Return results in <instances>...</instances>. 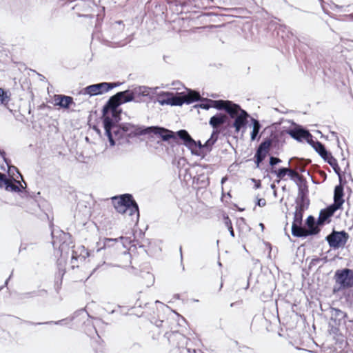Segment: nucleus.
<instances>
[{"label": "nucleus", "instance_id": "1", "mask_svg": "<svg viewBox=\"0 0 353 353\" xmlns=\"http://www.w3.org/2000/svg\"><path fill=\"white\" fill-rule=\"evenodd\" d=\"M157 88L145 85H132L124 91L117 92L105 103L101 109L100 119L102 121L105 135L111 147L115 145L111 130L121 120L123 111L119 106L132 101L139 103L140 100L138 98L141 97H146L152 99Z\"/></svg>", "mask_w": 353, "mask_h": 353}, {"label": "nucleus", "instance_id": "2", "mask_svg": "<svg viewBox=\"0 0 353 353\" xmlns=\"http://www.w3.org/2000/svg\"><path fill=\"white\" fill-rule=\"evenodd\" d=\"M181 129L177 131H173L160 125L145 126V134L150 141H153L156 138L159 139L157 141V144L163 145V143L165 142L172 148L175 145L179 144V135Z\"/></svg>", "mask_w": 353, "mask_h": 353}, {"label": "nucleus", "instance_id": "3", "mask_svg": "<svg viewBox=\"0 0 353 353\" xmlns=\"http://www.w3.org/2000/svg\"><path fill=\"white\" fill-rule=\"evenodd\" d=\"M111 200L118 213L123 214L128 211L130 216L136 214L139 219L140 216L139 205L132 194L125 193L115 195L111 198Z\"/></svg>", "mask_w": 353, "mask_h": 353}, {"label": "nucleus", "instance_id": "4", "mask_svg": "<svg viewBox=\"0 0 353 353\" xmlns=\"http://www.w3.org/2000/svg\"><path fill=\"white\" fill-rule=\"evenodd\" d=\"M333 279V294L353 288V269L343 268L335 271Z\"/></svg>", "mask_w": 353, "mask_h": 353}, {"label": "nucleus", "instance_id": "5", "mask_svg": "<svg viewBox=\"0 0 353 353\" xmlns=\"http://www.w3.org/2000/svg\"><path fill=\"white\" fill-rule=\"evenodd\" d=\"M305 225L307 229H304L301 226L296 229L294 225L291 226L292 235L296 238L306 239L308 236H314L319 235L323 226L318 223V219L312 215H309L305 219Z\"/></svg>", "mask_w": 353, "mask_h": 353}, {"label": "nucleus", "instance_id": "6", "mask_svg": "<svg viewBox=\"0 0 353 353\" xmlns=\"http://www.w3.org/2000/svg\"><path fill=\"white\" fill-rule=\"evenodd\" d=\"M179 145H183L193 155L201 157L204 158L205 153H204V143H202L200 140H194L190 133L185 129H181V132L179 133Z\"/></svg>", "mask_w": 353, "mask_h": 353}, {"label": "nucleus", "instance_id": "7", "mask_svg": "<svg viewBox=\"0 0 353 353\" xmlns=\"http://www.w3.org/2000/svg\"><path fill=\"white\" fill-rule=\"evenodd\" d=\"M330 322L329 323V332L334 335L340 334V327H345L347 314L339 308L330 307Z\"/></svg>", "mask_w": 353, "mask_h": 353}, {"label": "nucleus", "instance_id": "8", "mask_svg": "<svg viewBox=\"0 0 353 353\" xmlns=\"http://www.w3.org/2000/svg\"><path fill=\"white\" fill-rule=\"evenodd\" d=\"M350 238L349 234L345 230L336 231L333 229L332 232L325 236V240L332 250H337L343 248Z\"/></svg>", "mask_w": 353, "mask_h": 353}, {"label": "nucleus", "instance_id": "9", "mask_svg": "<svg viewBox=\"0 0 353 353\" xmlns=\"http://www.w3.org/2000/svg\"><path fill=\"white\" fill-rule=\"evenodd\" d=\"M4 190L8 192L18 193L21 198L24 199L32 198L35 200L37 195L40 194L39 192L36 194L34 192H29L27 190V183L22 179L21 181H17L14 179H12V180H9Z\"/></svg>", "mask_w": 353, "mask_h": 353}, {"label": "nucleus", "instance_id": "10", "mask_svg": "<svg viewBox=\"0 0 353 353\" xmlns=\"http://www.w3.org/2000/svg\"><path fill=\"white\" fill-rule=\"evenodd\" d=\"M61 232L59 237H56L54 234V232H51V235L52 244L54 248H55L57 244H59V251L62 255L63 253H68L69 250L70 248H73L74 245L72 241V236L70 233L64 232L63 231H61Z\"/></svg>", "mask_w": 353, "mask_h": 353}, {"label": "nucleus", "instance_id": "11", "mask_svg": "<svg viewBox=\"0 0 353 353\" xmlns=\"http://www.w3.org/2000/svg\"><path fill=\"white\" fill-rule=\"evenodd\" d=\"M114 88V85L108 82L94 83L83 88L81 93L90 97L102 95Z\"/></svg>", "mask_w": 353, "mask_h": 353}, {"label": "nucleus", "instance_id": "12", "mask_svg": "<svg viewBox=\"0 0 353 353\" xmlns=\"http://www.w3.org/2000/svg\"><path fill=\"white\" fill-rule=\"evenodd\" d=\"M122 130L124 132L125 141L126 143H130V139L138 137L145 135V126L134 125L130 123H123Z\"/></svg>", "mask_w": 353, "mask_h": 353}, {"label": "nucleus", "instance_id": "13", "mask_svg": "<svg viewBox=\"0 0 353 353\" xmlns=\"http://www.w3.org/2000/svg\"><path fill=\"white\" fill-rule=\"evenodd\" d=\"M169 343L172 345H176V348H188L187 347L189 339L178 331L167 332L164 334Z\"/></svg>", "mask_w": 353, "mask_h": 353}, {"label": "nucleus", "instance_id": "14", "mask_svg": "<svg viewBox=\"0 0 353 353\" xmlns=\"http://www.w3.org/2000/svg\"><path fill=\"white\" fill-rule=\"evenodd\" d=\"M270 149V141L268 140L262 141L256 147V152L253 158L256 168H260L261 164L263 162L268 156Z\"/></svg>", "mask_w": 353, "mask_h": 353}, {"label": "nucleus", "instance_id": "15", "mask_svg": "<svg viewBox=\"0 0 353 353\" xmlns=\"http://www.w3.org/2000/svg\"><path fill=\"white\" fill-rule=\"evenodd\" d=\"M124 240L127 241V238L120 236L119 238H103L97 243V252H99L101 250H108L113 248L116 245L117 248L119 246H124Z\"/></svg>", "mask_w": 353, "mask_h": 353}, {"label": "nucleus", "instance_id": "16", "mask_svg": "<svg viewBox=\"0 0 353 353\" xmlns=\"http://www.w3.org/2000/svg\"><path fill=\"white\" fill-rule=\"evenodd\" d=\"M286 133L298 142H303L309 131L301 125L292 122V125L286 130Z\"/></svg>", "mask_w": 353, "mask_h": 353}, {"label": "nucleus", "instance_id": "17", "mask_svg": "<svg viewBox=\"0 0 353 353\" xmlns=\"http://www.w3.org/2000/svg\"><path fill=\"white\" fill-rule=\"evenodd\" d=\"M337 210L338 209L332 204L323 209H321L320 210L319 217L317 218L319 224L321 226L329 224L332 221V217Z\"/></svg>", "mask_w": 353, "mask_h": 353}, {"label": "nucleus", "instance_id": "18", "mask_svg": "<svg viewBox=\"0 0 353 353\" xmlns=\"http://www.w3.org/2000/svg\"><path fill=\"white\" fill-rule=\"evenodd\" d=\"M285 134L281 132L271 131L270 135L263 138L262 141H270V148L279 150L283 146Z\"/></svg>", "mask_w": 353, "mask_h": 353}, {"label": "nucleus", "instance_id": "19", "mask_svg": "<svg viewBox=\"0 0 353 353\" xmlns=\"http://www.w3.org/2000/svg\"><path fill=\"white\" fill-rule=\"evenodd\" d=\"M347 181H345L343 184H338L334 187V202L332 203L338 210L342 209L343 205L345 203L344 199V185Z\"/></svg>", "mask_w": 353, "mask_h": 353}, {"label": "nucleus", "instance_id": "20", "mask_svg": "<svg viewBox=\"0 0 353 353\" xmlns=\"http://www.w3.org/2000/svg\"><path fill=\"white\" fill-rule=\"evenodd\" d=\"M47 290L41 289L39 290H34L23 293H20L17 291H14L10 293V295L12 296V297L15 300L18 301H22L24 299L34 298L35 296H44L45 294H47Z\"/></svg>", "mask_w": 353, "mask_h": 353}, {"label": "nucleus", "instance_id": "21", "mask_svg": "<svg viewBox=\"0 0 353 353\" xmlns=\"http://www.w3.org/2000/svg\"><path fill=\"white\" fill-rule=\"evenodd\" d=\"M54 105L63 109L68 110L73 104L75 105L74 99L70 96L64 94H55L54 96Z\"/></svg>", "mask_w": 353, "mask_h": 353}, {"label": "nucleus", "instance_id": "22", "mask_svg": "<svg viewBox=\"0 0 353 353\" xmlns=\"http://www.w3.org/2000/svg\"><path fill=\"white\" fill-rule=\"evenodd\" d=\"M183 94L182 101H184V104H192L194 102L201 101V96L199 92L194 91L191 89H186L185 92H181Z\"/></svg>", "mask_w": 353, "mask_h": 353}, {"label": "nucleus", "instance_id": "23", "mask_svg": "<svg viewBox=\"0 0 353 353\" xmlns=\"http://www.w3.org/2000/svg\"><path fill=\"white\" fill-rule=\"evenodd\" d=\"M123 123L119 124V122L111 130V133L114 142L118 141L119 145L126 143L125 141L124 132L122 130Z\"/></svg>", "mask_w": 353, "mask_h": 353}, {"label": "nucleus", "instance_id": "24", "mask_svg": "<svg viewBox=\"0 0 353 353\" xmlns=\"http://www.w3.org/2000/svg\"><path fill=\"white\" fill-rule=\"evenodd\" d=\"M219 134L220 131L218 129L212 130L210 138L204 143V153H205V155L212 150L214 145L218 141Z\"/></svg>", "mask_w": 353, "mask_h": 353}, {"label": "nucleus", "instance_id": "25", "mask_svg": "<svg viewBox=\"0 0 353 353\" xmlns=\"http://www.w3.org/2000/svg\"><path fill=\"white\" fill-rule=\"evenodd\" d=\"M248 121L244 119L241 117H236L230 127H232L235 130V132L239 133L240 130H242V133H244L248 128Z\"/></svg>", "mask_w": 353, "mask_h": 353}, {"label": "nucleus", "instance_id": "26", "mask_svg": "<svg viewBox=\"0 0 353 353\" xmlns=\"http://www.w3.org/2000/svg\"><path fill=\"white\" fill-rule=\"evenodd\" d=\"M226 121L227 117L223 113L218 112L210 117L209 124L214 130L217 129V125L225 123Z\"/></svg>", "mask_w": 353, "mask_h": 353}, {"label": "nucleus", "instance_id": "27", "mask_svg": "<svg viewBox=\"0 0 353 353\" xmlns=\"http://www.w3.org/2000/svg\"><path fill=\"white\" fill-rule=\"evenodd\" d=\"M305 210L301 209L300 206H296L295 208L292 226L294 225L296 229H299L302 225Z\"/></svg>", "mask_w": 353, "mask_h": 353}, {"label": "nucleus", "instance_id": "28", "mask_svg": "<svg viewBox=\"0 0 353 353\" xmlns=\"http://www.w3.org/2000/svg\"><path fill=\"white\" fill-rule=\"evenodd\" d=\"M250 126L252 127V130L250 132V140L253 141L257 138L262 125L258 119L253 117L250 118Z\"/></svg>", "mask_w": 353, "mask_h": 353}, {"label": "nucleus", "instance_id": "29", "mask_svg": "<svg viewBox=\"0 0 353 353\" xmlns=\"http://www.w3.org/2000/svg\"><path fill=\"white\" fill-rule=\"evenodd\" d=\"M239 110H241L240 105L229 100V103H227L224 111H225L231 118H234L236 117Z\"/></svg>", "mask_w": 353, "mask_h": 353}, {"label": "nucleus", "instance_id": "30", "mask_svg": "<svg viewBox=\"0 0 353 353\" xmlns=\"http://www.w3.org/2000/svg\"><path fill=\"white\" fill-rule=\"evenodd\" d=\"M343 303L347 307L353 310V288L343 291Z\"/></svg>", "mask_w": 353, "mask_h": 353}, {"label": "nucleus", "instance_id": "31", "mask_svg": "<svg viewBox=\"0 0 353 353\" xmlns=\"http://www.w3.org/2000/svg\"><path fill=\"white\" fill-rule=\"evenodd\" d=\"M172 94V92L161 91L159 93L156 101L161 105H170Z\"/></svg>", "mask_w": 353, "mask_h": 353}, {"label": "nucleus", "instance_id": "32", "mask_svg": "<svg viewBox=\"0 0 353 353\" xmlns=\"http://www.w3.org/2000/svg\"><path fill=\"white\" fill-rule=\"evenodd\" d=\"M295 203L296 204V206H300L301 209L307 210L310 204V201L308 196L302 195L301 198L299 199V195H297Z\"/></svg>", "mask_w": 353, "mask_h": 353}, {"label": "nucleus", "instance_id": "33", "mask_svg": "<svg viewBox=\"0 0 353 353\" xmlns=\"http://www.w3.org/2000/svg\"><path fill=\"white\" fill-rule=\"evenodd\" d=\"M211 103V108H214L217 110L221 111L225 110L227 103H229V100H209Z\"/></svg>", "mask_w": 353, "mask_h": 353}, {"label": "nucleus", "instance_id": "34", "mask_svg": "<svg viewBox=\"0 0 353 353\" xmlns=\"http://www.w3.org/2000/svg\"><path fill=\"white\" fill-rule=\"evenodd\" d=\"M312 59H314L316 65L323 66L324 63L326 62L324 55L319 50L316 52H312Z\"/></svg>", "mask_w": 353, "mask_h": 353}, {"label": "nucleus", "instance_id": "35", "mask_svg": "<svg viewBox=\"0 0 353 353\" xmlns=\"http://www.w3.org/2000/svg\"><path fill=\"white\" fill-rule=\"evenodd\" d=\"M269 172L275 174L279 179H282L288 174L289 168L285 167H280L277 170L272 168Z\"/></svg>", "mask_w": 353, "mask_h": 353}, {"label": "nucleus", "instance_id": "36", "mask_svg": "<svg viewBox=\"0 0 353 353\" xmlns=\"http://www.w3.org/2000/svg\"><path fill=\"white\" fill-rule=\"evenodd\" d=\"M179 93L178 92H172L169 105L182 106L184 104V101H182V97L179 96Z\"/></svg>", "mask_w": 353, "mask_h": 353}, {"label": "nucleus", "instance_id": "37", "mask_svg": "<svg viewBox=\"0 0 353 353\" xmlns=\"http://www.w3.org/2000/svg\"><path fill=\"white\" fill-rule=\"evenodd\" d=\"M10 100V94L8 90L0 88V104L7 105Z\"/></svg>", "mask_w": 353, "mask_h": 353}, {"label": "nucleus", "instance_id": "38", "mask_svg": "<svg viewBox=\"0 0 353 353\" xmlns=\"http://www.w3.org/2000/svg\"><path fill=\"white\" fill-rule=\"evenodd\" d=\"M236 227L240 232L250 230V228L247 224L245 219L243 217H240L236 219Z\"/></svg>", "mask_w": 353, "mask_h": 353}, {"label": "nucleus", "instance_id": "39", "mask_svg": "<svg viewBox=\"0 0 353 353\" xmlns=\"http://www.w3.org/2000/svg\"><path fill=\"white\" fill-rule=\"evenodd\" d=\"M328 258L327 256L320 258L316 256H314L312 260L310 261L309 265H308V269L311 270L312 267L317 265L319 263H323V264H325L328 262Z\"/></svg>", "mask_w": 353, "mask_h": 353}, {"label": "nucleus", "instance_id": "40", "mask_svg": "<svg viewBox=\"0 0 353 353\" xmlns=\"http://www.w3.org/2000/svg\"><path fill=\"white\" fill-rule=\"evenodd\" d=\"M328 164L332 168L334 172L336 175H339L342 171L339 165L338 161L334 157V159H332L331 161H328Z\"/></svg>", "mask_w": 353, "mask_h": 353}, {"label": "nucleus", "instance_id": "41", "mask_svg": "<svg viewBox=\"0 0 353 353\" xmlns=\"http://www.w3.org/2000/svg\"><path fill=\"white\" fill-rule=\"evenodd\" d=\"M171 353H203L200 350L191 349V348H175Z\"/></svg>", "mask_w": 353, "mask_h": 353}, {"label": "nucleus", "instance_id": "42", "mask_svg": "<svg viewBox=\"0 0 353 353\" xmlns=\"http://www.w3.org/2000/svg\"><path fill=\"white\" fill-rule=\"evenodd\" d=\"M223 220H224V223H225V226L227 227L230 236L234 238L235 236V234H234V231L233 230L232 223L230 219L227 215L223 217Z\"/></svg>", "mask_w": 353, "mask_h": 353}, {"label": "nucleus", "instance_id": "43", "mask_svg": "<svg viewBox=\"0 0 353 353\" xmlns=\"http://www.w3.org/2000/svg\"><path fill=\"white\" fill-rule=\"evenodd\" d=\"M313 149L319 154L320 156L321 154L326 155L325 150L326 148L323 143L321 142H316V146L313 148Z\"/></svg>", "mask_w": 353, "mask_h": 353}, {"label": "nucleus", "instance_id": "44", "mask_svg": "<svg viewBox=\"0 0 353 353\" xmlns=\"http://www.w3.org/2000/svg\"><path fill=\"white\" fill-rule=\"evenodd\" d=\"M305 141L313 148L316 146V142H319L310 132L306 136Z\"/></svg>", "mask_w": 353, "mask_h": 353}, {"label": "nucleus", "instance_id": "45", "mask_svg": "<svg viewBox=\"0 0 353 353\" xmlns=\"http://www.w3.org/2000/svg\"><path fill=\"white\" fill-rule=\"evenodd\" d=\"M309 194V189L308 185H303L302 186H299L298 188V195H299V199L301 198L302 195L308 196Z\"/></svg>", "mask_w": 353, "mask_h": 353}, {"label": "nucleus", "instance_id": "46", "mask_svg": "<svg viewBox=\"0 0 353 353\" xmlns=\"http://www.w3.org/2000/svg\"><path fill=\"white\" fill-rule=\"evenodd\" d=\"M143 277L148 280V283L147 284L148 287L153 285L154 283V276L149 272H145Z\"/></svg>", "mask_w": 353, "mask_h": 353}, {"label": "nucleus", "instance_id": "47", "mask_svg": "<svg viewBox=\"0 0 353 353\" xmlns=\"http://www.w3.org/2000/svg\"><path fill=\"white\" fill-rule=\"evenodd\" d=\"M9 180L5 174L0 172V188L5 189Z\"/></svg>", "mask_w": 353, "mask_h": 353}, {"label": "nucleus", "instance_id": "48", "mask_svg": "<svg viewBox=\"0 0 353 353\" xmlns=\"http://www.w3.org/2000/svg\"><path fill=\"white\" fill-rule=\"evenodd\" d=\"M346 165H345V170H344V172H341L340 174H339L338 177H339V184H343V183L345 181H346L345 179V176H344V174L345 173H346L347 172V170L349 168V162L348 161H346Z\"/></svg>", "mask_w": 353, "mask_h": 353}, {"label": "nucleus", "instance_id": "49", "mask_svg": "<svg viewBox=\"0 0 353 353\" xmlns=\"http://www.w3.org/2000/svg\"><path fill=\"white\" fill-rule=\"evenodd\" d=\"M281 161H282L279 157H273V156H270L269 164H270V165L272 168H273L275 165L279 164L280 163H281Z\"/></svg>", "mask_w": 353, "mask_h": 353}, {"label": "nucleus", "instance_id": "50", "mask_svg": "<svg viewBox=\"0 0 353 353\" xmlns=\"http://www.w3.org/2000/svg\"><path fill=\"white\" fill-rule=\"evenodd\" d=\"M325 152H326V155L321 154L320 155V157L324 160V161H325L326 163H328V161H331V159H334V157L332 155V154L330 151H328L327 149L325 150Z\"/></svg>", "mask_w": 353, "mask_h": 353}, {"label": "nucleus", "instance_id": "51", "mask_svg": "<svg viewBox=\"0 0 353 353\" xmlns=\"http://www.w3.org/2000/svg\"><path fill=\"white\" fill-rule=\"evenodd\" d=\"M298 179H296V181H294V183H296V185H297V187L299 188V186H302L303 185H307V180L305 177L303 176H299V177L297 178Z\"/></svg>", "mask_w": 353, "mask_h": 353}, {"label": "nucleus", "instance_id": "52", "mask_svg": "<svg viewBox=\"0 0 353 353\" xmlns=\"http://www.w3.org/2000/svg\"><path fill=\"white\" fill-rule=\"evenodd\" d=\"M279 30H281L283 33H285L287 37H288L289 34L293 36V33L290 28L287 26H281Z\"/></svg>", "mask_w": 353, "mask_h": 353}, {"label": "nucleus", "instance_id": "53", "mask_svg": "<svg viewBox=\"0 0 353 353\" xmlns=\"http://www.w3.org/2000/svg\"><path fill=\"white\" fill-rule=\"evenodd\" d=\"M287 175L290 177V179L294 182L296 181V179H298L299 174L293 170L289 168V172Z\"/></svg>", "mask_w": 353, "mask_h": 353}, {"label": "nucleus", "instance_id": "54", "mask_svg": "<svg viewBox=\"0 0 353 353\" xmlns=\"http://www.w3.org/2000/svg\"><path fill=\"white\" fill-rule=\"evenodd\" d=\"M194 107L199 108L208 110L211 108V104L209 105L207 102H205V103H198V104L195 105Z\"/></svg>", "mask_w": 353, "mask_h": 353}, {"label": "nucleus", "instance_id": "55", "mask_svg": "<svg viewBox=\"0 0 353 353\" xmlns=\"http://www.w3.org/2000/svg\"><path fill=\"white\" fill-rule=\"evenodd\" d=\"M3 160V161L5 162V163L6 164V166L8 168V173H10V165H12L11 163V160L8 158L6 157V154L5 156H3V157H1Z\"/></svg>", "mask_w": 353, "mask_h": 353}, {"label": "nucleus", "instance_id": "56", "mask_svg": "<svg viewBox=\"0 0 353 353\" xmlns=\"http://www.w3.org/2000/svg\"><path fill=\"white\" fill-rule=\"evenodd\" d=\"M65 319H61L59 321H46L45 323L47 325H62L64 324Z\"/></svg>", "mask_w": 353, "mask_h": 353}, {"label": "nucleus", "instance_id": "57", "mask_svg": "<svg viewBox=\"0 0 353 353\" xmlns=\"http://www.w3.org/2000/svg\"><path fill=\"white\" fill-rule=\"evenodd\" d=\"M168 3L176 7L179 6L183 7L185 6V3H181L179 0H171L170 2H168Z\"/></svg>", "mask_w": 353, "mask_h": 353}, {"label": "nucleus", "instance_id": "58", "mask_svg": "<svg viewBox=\"0 0 353 353\" xmlns=\"http://www.w3.org/2000/svg\"><path fill=\"white\" fill-rule=\"evenodd\" d=\"M240 111V113L236 117H241L242 118H244V119H246L248 120V118L250 117V114L247 112V111H245V110H243L241 108V110H239Z\"/></svg>", "mask_w": 353, "mask_h": 353}, {"label": "nucleus", "instance_id": "59", "mask_svg": "<svg viewBox=\"0 0 353 353\" xmlns=\"http://www.w3.org/2000/svg\"><path fill=\"white\" fill-rule=\"evenodd\" d=\"M255 204H256V205L259 206V207H264L266 205V201L263 198H261V199L257 198Z\"/></svg>", "mask_w": 353, "mask_h": 353}, {"label": "nucleus", "instance_id": "60", "mask_svg": "<svg viewBox=\"0 0 353 353\" xmlns=\"http://www.w3.org/2000/svg\"><path fill=\"white\" fill-rule=\"evenodd\" d=\"M23 322L28 325H47L46 323H45V322H37V323H35V322H33V321H25L23 320Z\"/></svg>", "mask_w": 353, "mask_h": 353}, {"label": "nucleus", "instance_id": "61", "mask_svg": "<svg viewBox=\"0 0 353 353\" xmlns=\"http://www.w3.org/2000/svg\"><path fill=\"white\" fill-rule=\"evenodd\" d=\"M10 167V173H9L10 174H11L12 173V172H14H14H17V173L19 175V176L22 179V174L20 173V172H19V169H18L16 166H14V165H11Z\"/></svg>", "mask_w": 353, "mask_h": 353}, {"label": "nucleus", "instance_id": "62", "mask_svg": "<svg viewBox=\"0 0 353 353\" xmlns=\"http://www.w3.org/2000/svg\"><path fill=\"white\" fill-rule=\"evenodd\" d=\"M85 2L83 1H81L79 3H77L76 5H74L73 7H72V9L74 10H80V8L83 7L84 5H85Z\"/></svg>", "mask_w": 353, "mask_h": 353}, {"label": "nucleus", "instance_id": "63", "mask_svg": "<svg viewBox=\"0 0 353 353\" xmlns=\"http://www.w3.org/2000/svg\"><path fill=\"white\" fill-rule=\"evenodd\" d=\"M202 4L205 7L212 8V3H214V0H201Z\"/></svg>", "mask_w": 353, "mask_h": 353}, {"label": "nucleus", "instance_id": "64", "mask_svg": "<svg viewBox=\"0 0 353 353\" xmlns=\"http://www.w3.org/2000/svg\"><path fill=\"white\" fill-rule=\"evenodd\" d=\"M347 204L348 205L350 208H352L353 210V196H348L347 199Z\"/></svg>", "mask_w": 353, "mask_h": 353}]
</instances>
